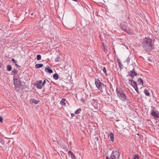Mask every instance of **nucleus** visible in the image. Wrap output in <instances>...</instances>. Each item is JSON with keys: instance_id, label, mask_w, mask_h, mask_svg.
<instances>
[{"instance_id": "nucleus-1", "label": "nucleus", "mask_w": 159, "mask_h": 159, "mask_svg": "<svg viewBox=\"0 0 159 159\" xmlns=\"http://www.w3.org/2000/svg\"><path fill=\"white\" fill-rule=\"evenodd\" d=\"M152 39L149 38L145 37L142 42V45L145 51L150 52L153 48Z\"/></svg>"}, {"instance_id": "nucleus-2", "label": "nucleus", "mask_w": 159, "mask_h": 159, "mask_svg": "<svg viewBox=\"0 0 159 159\" xmlns=\"http://www.w3.org/2000/svg\"><path fill=\"white\" fill-rule=\"evenodd\" d=\"M117 96L121 101H125L127 100V97L125 93L124 90L121 88H116Z\"/></svg>"}, {"instance_id": "nucleus-3", "label": "nucleus", "mask_w": 159, "mask_h": 159, "mask_svg": "<svg viewBox=\"0 0 159 159\" xmlns=\"http://www.w3.org/2000/svg\"><path fill=\"white\" fill-rule=\"evenodd\" d=\"M120 26L121 29L128 34L130 33L129 28L125 22H122L120 24Z\"/></svg>"}, {"instance_id": "nucleus-4", "label": "nucleus", "mask_w": 159, "mask_h": 159, "mask_svg": "<svg viewBox=\"0 0 159 159\" xmlns=\"http://www.w3.org/2000/svg\"><path fill=\"white\" fill-rule=\"evenodd\" d=\"M14 83L15 87L16 90L17 92H19L20 90V88L21 86V84L20 79L14 78Z\"/></svg>"}, {"instance_id": "nucleus-5", "label": "nucleus", "mask_w": 159, "mask_h": 159, "mask_svg": "<svg viewBox=\"0 0 159 159\" xmlns=\"http://www.w3.org/2000/svg\"><path fill=\"white\" fill-rule=\"evenodd\" d=\"M120 155V153L117 150H113L111 155V159H118Z\"/></svg>"}, {"instance_id": "nucleus-6", "label": "nucleus", "mask_w": 159, "mask_h": 159, "mask_svg": "<svg viewBox=\"0 0 159 159\" xmlns=\"http://www.w3.org/2000/svg\"><path fill=\"white\" fill-rule=\"evenodd\" d=\"M95 84L96 87L98 89L102 91V87L104 85V84L101 83L99 80H95Z\"/></svg>"}, {"instance_id": "nucleus-7", "label": "nucleus", "mask_w": 159, "mask_h": 159, "mask_svg": "<svg viewBox=\"0 0 159 159\" xmlns=\"http://www.w3.org/2000/svg\"><path fill=\"white\" fill-rule=\"evenodd\" d=\"M91 104L92 106V107L93 109H97L98 107L99 104L96 100L93 99L91 101Z\"/></svg>"}, {"instance_id": "nucleus-8", "label": "nucleus", "mask_w": 159, "mask_h": 159, "mask_svg": "<svg viewBox=\"0 0 159 159\" xmlns=\"http://www.w3.org/2000/svg\"><path fill=\"white\" fill-rule=\"evenodd\" d=\"M137 75V73L136 72L134 69L130 71L129 72V75H127V76H130L131 77H134V76Z\"/></svg>"}, {"instance_id": "nucleus-9", "label": "nucleus", "mask_w": 159, "mask_h": 159, "mask_svg": "<svg viewBox=\"0 0 159 159\" xmlns=\"http://www.w3.org/2000/svg\"><path fill=\"white\" fill-rule=\"evenodd\" d=\"M152 115L155 118H158L159 117V115L157 111H152L151 113Z\"/></svg>"}, {"instance_id": "nucleus-10", "label": "nucleus", "mask_w": 159, "mask_h": 159, "mask_svg": "<svg viewBox=\"0 0 159 159\" xmlns=\"http://www.w3.org/2000/svg\"><path fill=\"white\" fill-rule=\"evenodd\" d=\"M45 71L49 73H52L53 72L52 70L50 69V67L48 66H47V67L45 68Z\"/></svg>"}, {"instance_id": "nucleus-11", "label": "nucleus", "mask_w": 159, "mask_h": 159, "mask_svg": "<svg viewBox=\"0 0 159 159\" xmlns=\"http://www.w3.org/2000/svg\"><path fill=\"white\" fill-rule=\"evenodd\" d=\"M39 102V100L37 101L34 99H31L30 100V102L31 103H34L35 104H37Z\"/></svg>"}, {"instance_id": "nucleus-12", "label": "nucleus", "mask_w": 159, "mask_h": 159, "mask_svg": "<svg viewBox=\"0 0 159 159\" xmlns=\"http://www.w3.org/2000/svg\"><path fill=\"white\" fill-rule=\"evenodd\" d=\"M43 66V64H38L35 65V67L36 68H39L42 67Z\"/></svg>"}, {"instance_id": "nucleus-13", "label": "nucleus", "mask_w": 159, "mask_h": 159, "mask_svg": "<svg viewBox=\"0 0 159 159\" xmlns=\"http://www.w3.org/2000/svg\"><path fill=\"white\" fill-rule=\"evenodd\" d=\"M138 82L139 83V84H142V86H143V80L140 78H139L138 79Z\"/></svg>"}, {"instance_id": "nucleus-14", "label": "nucleus", "mask_w": 159, "mask_h": 159, "mask_svg": "<svg viewBox=\"0 0 159 159\" xmlns=\"http://www.w3.org/2000/svg\"><path fill=\"white\" fill-rule=\"evenodd\" d=\"M35 86L38 89H42V86L40 84L38 83L35 84Z\"/></svg>"}, {"instance_id": "nucleus-15", "label": "nucleus", "mask_w": 159, "mask_h": 159, "mask_svg": "<svg viewBox=\"0 0 159 159\" xmlns=\"http://www.w3.org/2000/svg\"><path fill=\"white\" fill-rule=\"evenodd\" d=\"M65 98H62L60 102V104L62 105H66L65 103Z\"/></svg>"}, {"instance_id": "nucleus-16", "label": "nucleus", "mask_w": 159, "mask_h": 159, "mask_svg": "<svg viewBox=\"0 0 159 159\" xmlns=\"http://www.w3.org/2000/svg\"><path fill=\"white\" fill-rule=\"evenodd\" d=\"M71 155V157L73 159H75V157L74 154L70 151L68 152Z\"/></svg>"}, {"instance_id": "nucleus-17", "label": "nucleus", "mask_w": 159, "mask_h": 159, "mask_svg": "<svg viewBox=\"0 0 159 159\" xmlns=\"http://www.w3.org/2000/svg\"><path fill=\"white\" fill-rule=\"evenodd\" d=\"M53 78L56 80H57L58 79V75L57 73L53 75Z\"/></svg>"}, {"instance_id": "nucleus-18", "label": "nucleus", "mask_w": 159, "mask_h": 159, "mask_svg": "<svg viewBox=\"0 0 159 159\" xmlns=\"http://www.w3.org/2000/svg\"><path fill=\"white\" fill-rule=\"evenodd\" d=\"M109 135H110V138L111 140L112 141H113L114 139L113 134L112 133H110Z\"/></svg>"}, {"instance_id": "nucleus-19", "label": "nucleus", "mask_w": 159, "mask_h": 159, "mask_svg": "<svg viewBox=\"0 0 159 159\" xmlns=\"http://www.w3.org/2000/svg\"><path fill=\"white\" fill-rule=\"evenodd\" d=\"M144 92L145 93V94L147 96H150V93L147 89H145L144 90Z\"/></svg>"}, {"instance_id": "nucleus-20", "label": "nucleus", "mask_w": 159, "mask_h": 159, "mask_svg": "<svg viewBox=\"0 0 159 159\" xmlns=\"http://www.w3.org/2000/svg\"><path fill=\"white\" fill-rule=\"evenodd\" d=\"M18 71L16 69L13 70L11 71V73L12 75H16L17 74Z\"/></svg>"}, {"instance_id": "nucleus-21", "label": "nucleus", "mask_w": 159, "mask_h": 159, "mask_svg": "<svg viewBox=\"0 0 159 159\" xmlns=\"http://www.w3.org/2000/svg\"><path fill=\"white\" fill-rule=\"evenodd\" d=\"M81 111V110L80 108L78 109L75 111V114H78L80 113Z\"/></svg>"}, {"instance_id": "nucleus-22", "label": "nucleus", "mask_w": 159, "mask_h": 159, "mask_svg": "<svg viewBox=\"0 0 159 159\" xmlns=\"http://www.w3.org/2000/svg\"><path fill=\"white\" fill-rule=\"evenodd\" d=\"M12 67L10 65H8L7 66V70L8 71H10L11 70Z\"/></svg>"}, {"instance_id": "nucleus-23", "label": "nucleus", "mask_w": 159, "mask_h": 159, "mask_svg": "<svg viewBox=\"0 0 159 159\" xmlns=\"http://www.w3.org/2000/svg\"><path fill=\"white\" fill-rule=\"evenodd\" d=\"M37 59L38 61L41 59V56L39 54L37 55Z\"/></svg>"}, {"instance_id": "nucleus-24", "label": "nucleus", "mask_w": 159, "mask_h": 159, "mask_svg": "<svg viewBox=\"0 0 159 159\" xmlns=\"http://www.w3.org/2000/svg\"><path fill=\"white\" fill-rule=\"evenodd\" d=\"M133 80L132 79L129 80V84L131 85H132V82L133 81Z\"/></svg>"}, {"instance_id": "nucleus-25", "label": "nucleus", "mask_w": 159, "mask_h": 159, "mask_svg": "<svg viewBox=\"0 0 159 159\" xmlns=\"http://www.w3.org/2000/svg\"><path fill=\"white\" fill-rule=\"evenodd\" d=\"M134 88L135 86H137V84L136 82L134 81H133V84H132V85H131Z\"/></svg>"}, {"instance_id": "nucleus-26", "label": "nucleus", "mask_w": 159, "mask_h": 159, "mask_svg": "<svg viewBox=\"0 0 159 159\" xmlns=\"http://www.w3.org/2000/svg\"><path fill=\"white\" fill-rule=\"evenodd\" d=\"M134 89H135L137 93H138V94H139V91L138 90V86H135V87H134Z\"/></svg>"}, {"instance_id": "nucleus-27", "label": "nucleus", "mask_w": 159, "mask_h": 159, "mask_svg": "<svg viewBox=\"0 0 159 159\" xmlns=\"http://www.w3.org/2000/svg\"><path fill=\"white\" fill-rule=\"evenodd\" d=\"M14 80V78H17V79H20L18 75L16 74V75H14L13 76Z\"/></svg>"}, {"instance_id": "nucleus-28", "label": "nucleus", "mask_w": 159, "mask_h": 159, "mask_svg": "<svg viewBox=\"0 0 159 159\" xmlns=\"http://www.w3.org/2000/svg\"><path fill=\"white\" fill-rule=\"evenodd\" d=\"M60 60V57H57V58H56L55 59V61L56 62H58Z\"/></svg>"}, {"instance_id": "nucleus-29", "label": "nucleus", "mask_w": 159, "mask_h": 159, "mask_svg": "<svg viewBox=\"0 0 159 159\" xmlns=\"http://www.w3.org/2000/svg\"><path fill=\"white\" fill-rule=\"evenodd\" d=\"M134 159H139V156L137 154H136L134 155Z\"/></svg>"}, {"instance_id": "nucleus-30", "label": "nucleus", "mask_w": 159, "mask_h": 159, "mask_svg": "<svg viewBox=\"0 0 159 159\" xmlns=\"http://www.w3.org/2000/svg\"><path fill=\"white\" fill-rule=\"evenodd\" d=\"M12 61L15 63H16L17 62V61L15 60L14 58H12L11 60Z\"/></svg>"}, {"instance_id": "nucleus-31", "label": "nucleus", "mask_w": 159, "mask_h": 159, "mask_svg": "<svg viewBox=\"0 0 159 159\" xmlns=\"http://www.w3.org/2000/svg\"><path fill=\"white\" fill-rule=\"evenodd\" d=\"M118 65H119V66H120V68H121V66H123L121 64V63L119 61H118Z\"/></svg>"}, {"instance_id": "nucleus-32", "label": "nucleus", "mask_w": 159, "mask_h": 159, "mask_svg": "<svg viewBox=\"0 0 159 159\" xmlns=\"http://www.w3.org/2000/svg\"><path fill=\"white\" fill-rule=\"evenodd\" d=\"M130 58H129V57L126 60V61L127 62V64H129V61H130Z\"/></svg>"}, {"instance_id": "nucleus-33", "label": "nucleus", "mask_w": 159, "mask_h": 159, "mask_svg": "<svg viewBox=\"0 0 159 159\" xmlns=\"http://www.w3.org/2000/svg\"><path fill=\"white\" fill-rule=\"evenodd\" d=\"M103 71L104 72V73H106V69L105 67H103Z\"/></svg>"}, {"instance_id": "nucleus-34", "label": "nucleus", "mask_w": 159, "mask_h": 159, "mask_svg": "<svg viewBox=\"0 0 159 159\" xmlns=\"http://www.w3.org/2000/svg\"><path fill=\"white\" fill-rule=\"evenodd\" d=\"M37 83H38L39 84H41L42 83V80H39V81H37Z\"/></svg>"}, {"instance_id": "nucleus-35", "label": "nucleus", "mask_w": 159, "mask_h": 159, "mask_svg": "<svg viewBox=\"0 0 159 159\" xmlns=\"http://www.w3.org/2000/svg\"><path fill=\"white\" fill-rule=\"evenodd\" d=\"M46 83V80H44L42 83V85L44 86Z\"/></svg>"}, {"instance_id": "nucleus-36", "label": "nucleus", "mask_w": 159, "mask_h": 159, "mask_svg": "<svg viewBox=\"0 0 159 159\" xmlns=\"http://www.w3.org/2000/svg\"><path fill=\"white\" fill-rule=\"evenodd\" d=\"M75 114H74V113H71V117H74L75 116Z\"/></svg>"}, {"instance_id": "nucleus-37", "label": "nucleus", "mask_w": 159, "mask_h": 159, "mask_svg": "<svg viewBox=\"0 0 159 159\" xmlns=\"http://www.w3.org/2000/svg\"><path fill=\"white\" fill-rule=\"evenodd\" d=\"M3 118L2 117H0V121L1 122H2Z\"/></svg>"}, {"instance_id": "nucleus-38", "label": "nucleus", "mask_w": 159, "mask_h": 159, "mask_svg": "<svg viewBox=\"0 0 159 159\" xmlns=\"http://www.w3.org/2000/svg\"><path fill=\"white\" fill-rule=\"evenodd\" d=\"M103 46H104V51H106L107 50V49L106 48V47L104 46V45H103Z\"/></svg>"}, {"instance_id": "nucleus-39", "label": "nucleus", "mask_w": 159, "mask_h": 159, "mask_svg": "<svg viewBox=\"0 0 159 159\" xmlns=\"http://www.w3.org/2000/svg\"><path fill=\"white\" fill-rule=\"evenodd\" d=\"M15 65L17 66V67H20V66H18L17 64L16 63H15Z\"/></svg>"}, {"instance_id": "nucleus-40", "label": "nucleus", "mask_w": 159, "mask_h": 159, "mask_svg": "<svg viewBox=\"0 0 159 159\" xmlns=\"http://www.w3.org/2000/svg\"><path fill=\"white\" fill-rule=\"evenodd\" d=\"M106 159H110V158L108 156H107Z\"/></svg>"}, {"instance_id": "nucleus-41", "label": "nucleus", "mask_w": 159, "mask_h": 159, "mask_svg": "<svg viewBox=\"0 0 159 159\" xmlns=\"http://www.w3.org/2000/svg\"><path fill=\"white\" fill-rule=\"evenodd\" d=\"M31 16H32V15H33V13L31 14Z\"/></svg>"}, {"instance_id": "nucleus-42", "label": "nucleus", "mask_w": 159, "mask_h": 159, "mask_svg": "<svg viewBox=\"0 0 159 159\" xmlns=\"http://www.w3.org/2000/svg\"><path fill=\"white\" fill-rule=\"evenodd\" d=\"M0 67H1V66H0Z\"/></svg>"}]
</instances>
